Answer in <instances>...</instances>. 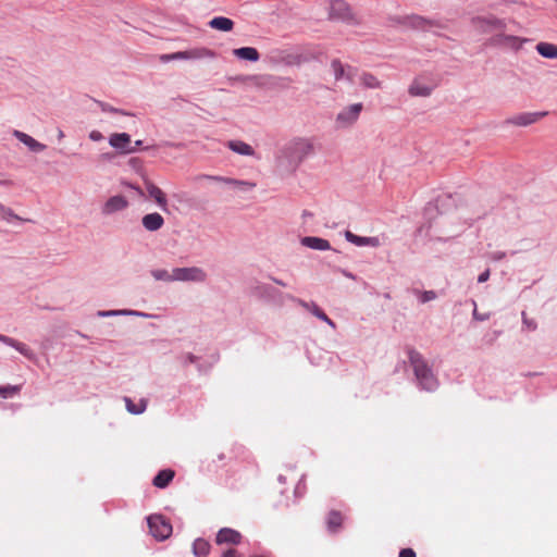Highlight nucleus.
Here are the masks:
<instances>
[{
	"mask_svg": "<svg viewBox=\"0 0 557 557\" xmlns=\"http://www.w3.org/2000/svg\"><path fill=\"white\" fill-rule=\"evenodd\" d=\"M13 136L23 143L33 152H41L46 149V145L39 143L26 133L14 131Z\"/></svg>",
	"mask_w": 557,
	"mask_h": 557,
	"instance_id": "a211bd4d",
	"label": "nucleus"
},
{
	"mask_svg": "<svg viewBox=\"0 0 557 557\" xmlns=\"http://www.w3.org/2000/svg\"><path fill=\"white\" fill-rule=\"evenodd\" d=\"M331 70L336 81L347 79L352 82L355 71L349 66L346 69L339 60H333L331 62Z\"/></svg>",
	"mask_w": 557,
	"mask_h": 557,
	"instance_id": "412c9836",
	"label": "nucleus"
},
{
	"mask_svg": "<svg viewBox=\"0 0 557 557\" xmlns=\"http://www.w3.org/2000/svg\"><path fill=\"white\" fill-rule=\"evenodd\" d=\"M184 364L194 363L197 361V357L190 352L185 354L183 357Z\"/></svg>",
	"mask_w": 557,
	"mask_h": 557,
	"instance_id": "de8ad7c7",
	"label": "nucleus"
},
{
	"mask_svg": "<svg viewBox=\"0 0 557 557\" xmlns=\"http://www.w3.org/2000/svg\"><path fill=\"white\" fill-rule=\"evenodd\" d=\"M359 82L364 88L377 89L381 88V82L371 73H361Z\"/></svg>",
	"mask_w": 557,
	"mask_h": 557,
	"instance_id": "7c9ffc66",
	"label": "nucleus"
},
{
	"mask_svg": "<svg viewBox=\"0 0 557 557\" xmlns=\"http://www.w3.org/2000/svg\"><path fill=\"white\" fill-rule=\"evenodd\" d=\"M253 294L270 301H274L276 297L281 296L277 289L269 284L263 283H257V285L253 287Z\"/></svg>",
	"mask_w": 557,
	"mask_h": 557,
	"instance_id": "b1692460",
	"label": "nucleus"
},
{
	"mask_svg": "<svg viewBox=\"0 0 557 557\" xmlns=\"http://www.w3.org/2000/svg\"><path fill=\"white\" fill-rule=\"evenodd\" d=\"M174 472L172 470H161L153 479V485L164 488L172 481Z\"/></svg>",
	"mask_w": 557,
	"mask_h": 557,
	"instance_id": "c85d7f7f",
	"label": "nucleus"
},
{
	"mask_svg": "<svg viewBox=\"0 0 557 557\" xmlns=\"http://www.w3.org/2000/svg\"><path fill=\"white\" fill-rule=\"evenodd\" d=\"M522 324L529 331H535L536 327H537V324H536L535 320L529 319L527 317L525 312H522Z\"/></svg>",
	"mask_w": 557,
	"mask_h": 557,
	"instance_id": "58836bf2",
	"label": "nucleus"
},
{
	"mask_svg": "<svg viewBox=\"0 0 557 557\" xmlns=\"http://www.w3.org/2000/svg\"><path fill=\"white\" fill-rule=\"evenodd\" d=\"M21 391V385H5L0 386V396L3 398L12 397L18 394Z\"/></svg>",
	"mask_w": 557,
	"mask_h": 557,
	"instance_id": "4c0bfd02",
	"label": "nucleus"
},
{
	"mask_svg": "<svg viewBox=\"0 0 557 557\" xmlns=\"http://www.w3.org/2000/svg\"><path fill=\"white\" fill-rule=\"evenodd\" d=\"M97 315L100 318H111V317H139V318H144V319L157 318L156 314L147 313L144 311L132 310V309L100 310L97 312Z\"/></svg>",
	"mask_w": 557,
	"mask_h": 557,
	"instance_id": "2eb2a0df",
	"label": "nucleus"
},
{
	"mask_svg": "<svg viewBox=\"0 0 557 557\" xmlns=\"http://www.w3.org/2000/svg\"><path fill=\"white\" fill-rule=\"evenodd\" d=\"M103 138L102 133L99 131L94 129L89 133V139L92 141H101Z\"/></svg>",
	"mask_w": 557,
	"mask_h": 557,
	"instance_id": "49530a36",
	"label": "nucleus"
},
{
	"mask_svg": "<svg viewBox=\"0 0 557 557\" xmlns=\"http://www.w3.org/2000/svg\"><path fill=\"white\" fill-rule=\"evenodd\" d=\"M311 214L307 211L304 212V216H310Z\"/></svg>",
	"mask_w": 557,
	"mask_h": 557,
	"instance_id": "052dcab7",
	"label": "nucleus"
},
{
	"mask_svg": "<svg viewBox=\"0 0 557 557\" xmlns=\"http://www.w3.org/2000/svg\"><path fill=\"white\" fill-rule=\"evenodd\" d=\"M150 274L156 281H161V282H166V283L175 282L174 277H173L174 269L171 272H169L165 269H153V270H151Z\"/></svg>",
	"mask_w": 557,
	"mask_h": 557,
	"instance_id": "2f4dec72",
	"label": "nucleus"
},
{
	"mask_svg": "<svg viewBox=\"0 0 557 557\" xmlns=\"http://www.w3.org/2000/svg\"><path fill=\"white\" fill-rule=\"evenodd\" d=\"M233 54L240 60L250 62H257L260 59L258 50L253 47H242L234 49Z\"/></svg>",
	"mask_w": 557,
	"mask_h": 557,
	"instance_id": "a878e982",
	"label": "nucleus"
},
{
	"mask_svg": "<svg viewBox=\"0 0 557 557\" xmlns=\"http://www.w3.org/2000/svg\"><path fill=\"white\" fill-rule=\"evenodd\" d=\"M344 236L348 243H350L357 247H364V246L379 247L381 245V240L376 236H369V237L368 236H359V235L354 234L350 231H346L344 233Z\"/></svg>",
	"mask_w": 557,
	"mask_h": 557,
	"instance_id": "dca6fc26",
	"label": "nucleus"
},
{
	"mask_svg": "<svg viewBox=\"0 0 557 557\" xmlns=\"http://www.w3.org/2000/svg\"><path fill=\"white\" fill-rule=\"evenodd\" d=\"M398 557H416V553L411 548H404L399 552Z\"/></svg>",
	"mask_w": 557,
	"mask_h": 557,
	"instance_id": "09e8293b",
	"label": "nucleus"
},
{
	"mask_svg": "<svg viewBox=\"0 0 557 557\" xmlns=\"http://www.w3.org/2000/svg\"><path fill=\"white\" fill-rule=\"evenodd\" d=\"M175 282L205 283L208 278L207 272L199 267L174 268Z\"/></svg>",
	"mask_w": 557,
	"mask_h": 557,
	"instance_id": "423d86ee",
	"label": "nucleus"
},
{
	"mask_svg": "<svg viewBox=\"0 0 557 557\" xmlns=\"http://www.w3.org/2000/svg\"><path fill=\"white\" fill-rule=\"evenodd\" d=\"M63 137H64V133L61 129H59L58 138L61 140Z\"/></svg>",
	"mask_w": 557,
	"mask_h": 557,
	"instance_id": "4d7b16f0",
	"label": "nucleus"
},
{
	"mask_svg": "<svg viewBox=\"0 0 557 557\" xmlns=\"http://www.w3.org/2000/svg\"><path fill=\"white\" fill-rule=\"evenodd\" d=\"M271 280H272L275 284H277V285H281V286H284V287L286 286V284H285L283 281L278 280V278L271 277Z\"/></svg>",
	"mask_w": 557,
	"mask_h": 557,
	"instance_id": "5fc2aeb1",
	"label": "nucleus"
},
{
	"mask_svg": "<svg viewBox=\"0 0 557 557\" xmlns=\"http://www.w3.org/2000/svg\"><path fill=\"white\" fill-rule=\"evenodd\" d=\"M0 342L3 343L4 345H8V346L14 348L16 339H14L10 336L0 334Z\"/></svg>",
	"mask_w": 557,
	"mask_h": 557,
	"instance_id": "c03bdc74",
	"label": "nucleus"
},
{
	"mask_svg": "<svg viewBox=\"0 0 557 557\" xmlns=\"http://www.w3.org/2000/svg\"><path fill=\"white\" fill-rule=\"evenodd\" d=\"M147 522L151 535L159 541L166 540L172 534V525L162 515H151Z\"/></svg>",
	"mask_w": 557,
	"mask_h": 557,
	"instance_id": "0eeeda50",
	"label": "nucleus"
},
{
	"mask_svg": "<svg viewBox=\"0 0 557 557\" xmlns=\"http://www.w3.org/2000/svg\"><path fill=\"white\" fill-rule=\"evenodd\" d=\"M144 186L146 190V195L148 198L153 199L157 206L163 211H169V202L163 190L158 187L153 182L150 180L144 181Z\"/></svg>",
	"mask_w": 557,
	"mask_h": 557,
	"instance_id": "1a4fd4ad",
	"label": "nucleus"
},
{
	"mask_svg": "<svg viewBox=\"0 0 557 557\" xmlns=\"http://www.w3.org/2000/svg\"><path fill=\"white\" fill-rule=\"evenodd\" d=\"M209 26L213 29L231 32L234 27V22L228 17L216 16L209 22Z\"/></svg>",
	"mask_w": 557,
	"mask_h": 557,
	"instance_id": "cd10ccee",
	"label": "nucleus"
},
{
	"mask_svg": "<svg viewBox=\"0 0 557 557\" xmlns=\"http://www.w3.org/2000/svg\"><path fill=\"white\" fill-rule=\"evenodd\" d=\"M166 145H168V146H171V147L176 146V145H175V144H173V143H168Z\"/></svg>",
	"mask_w": 557,
	"mask_h": 557,
	"instance_id": "680f3d73",
	"label": "nucleus"
},
{
	"mask_svg": "<svg viewBox=\"0 0 557 557\" xmlns=\"http://www.w3.org/2000/svg\"><path fill=\"white\" fill-rule=\"evenodd\" d=\"M2 219L7 220V221H11V220H17V221H23L22 218H20L17 214H15L12 209L8 208L7 210H4V212L2 213Z\"/></svg>",
	"mask_w": 557,
	"mask_h": 557,
	"instance_id": "ea45409f",
	"label": "nucleus"
},
{
	"mask_svg": "<svg viewBox=\"0 0 557 557\" xmlns=\"http://www.w3.org/2000/svg\"><path fill=\"white\" fill-rule=\"evenodd\" d=\"M343 518L342 515L338 511H331L327 517V529L330 532L334 533L336 532L341 524H342Z\"/></svg>",
	"mask_w": 557,
	"mask_h": 557,
	"instance_id": "72a5a7b5",
	"label": "nucleus"
},
{
	"mask_svg": "<svg viewBox=\"0 0 557 557\" xmlns=\"http://www.w3.org/2000/svg\"><path fill=\"white\" fill-rule=\"evenodd\" d=\"M109 145L123 154L136 152V148L131 145V135L127 133H113L109 137Z\"/></svg>",
	"mask_w": 557,
	"mask_h": 557,
	"instance_id": "9d476101",
	"label": "nucleus"
},
{
	"mask_svg": "<svg viewBox=\"0 0 557 557\" xmlns=\"http://www.w3.org/2000/svg\"><path fill=\"white\" fill-rule=\"evenodd\" d=\"M487 257H488V259H490L491 261L496 262V261H500V260H503V259L506 257V252L500 251V250H497V251L490 252V253L487 255Z\"/></svg>",
	"mask_w": 557,
	"mask_h": 557,
	"instance_id": "79ce46f5",
	"label": "nucleus"
},
{
	"mask_svg": "<svg viewBox=\"0 0 557 557\" xmlns=\"http://www.w3.org/2000/svg\"><path fill=\"white\" fill-rule=\"evenodd\" d=\"M472 304L474 306V309H473V319L478 320V321H485V320H488L490 319V313H479L478 310H476V302L474 300H472Z\"/></svg>",
	"mask_w": 557,
	"mask_h": 557,
	"instance_id": "a19ab883",
	"label": "nucleus"
},
{
	"mask_svg": "<svg viewBox=\"0 0 557 557\" xmlns=\"http://www.w3.org/2000/svg\"><path fill=\"white\" fill-rule=\"evenodd\" d=\"M207 178L214 181V182L224 183V184H225V180H227V177H224V176H213V175H208Z\"/></svg>",
	"mask_w": 557,
	"mask_h": 557,
	"instance_id": "603ef678",
	"label": "nucleus"
},
{
	"mask_svg": "<svg viewBox=\"0 0 557 557\" xmlns=\"http://www.w3.org/2000/svg\"><path fill=\"white\" fill-rule=\"evenodd\" d=\"M14 349L17 350L21 355H23L28 360H34L36 358L35 352L24 343L16 341L14 345Z\"/></svg>",
	"mask_w": 557,
	"mask_h": 557,
	"instance_id": "e433bc0d",
	"label": "nucleus"
},
{
	"mask_svg": "<svg viewBox=\"0 0 557 557\" xmlns=\"http://www.w3.org/2000/svg\"><path fill=\"white\" fill-rule=\"evenodd\" d=\"M102 111H106V112H113V113H117V112H120V113L125 114V115H127V114H128V113L122 112L121 110L114 109V108L109 107V106H103V107H102Z\"/></svg>",
	"mask_w": 557,
	"mask_h": 557,
	"instance_id": "3c124183",
	"label": "nucleus"
},
{
	"mask_svg": "<svg viewBox=\"0 0 557 557\" xmlns=\"http://www.w3.org/2000/svg\"><path fill=\"white\" fill-rule=\"evenodd\" d=\"M126 409L132 414H140L145 412L147 408V400L140 399L138 403H134L131 398L125 397Z\"/></svg>",
	"mask_w": 557,
	"mask_h": 557,
	"instance_id": "c756f323",
	"label": "nucleus"
},
{
	"mask_svg": "<svg viewBox=\"0 0 557 557\" xmlns=\"http://www.w3.org/2000/svg\"><path fill=\"white\" fill-rule=\"evenodd\" d=\"M226 146L235 153L246 157H255V149L247 143L242 140H230Z\"/></svg>",
	"mask_w": 557,
	"mask_h": 557,
	"instance_id": "393cba45",
	"label": "nucleus"
},
{
	"mask_svg": "<svg viewBox=\"0 0 557 557\" xmlns=\"http://www.w3.org/2000/svg\"><path fill=\"white\" fill-rule=\"evenodd\" d=\"M7 209H8V207H5V206H3V205L1 203V206H0V212H1V213H3V212H4V210H7Z\"/></svg>",
	"mask_w": 557,
	"mask_h": 557,
	"instance_id": "bf43d9fd",
	"label": "nucleus"
},
{
	"mask_svg": "<svg viewBox=\"0 0 557 557\" xmlns=\"http://www.w3.org/2000/svg\"><path fill=\"white\" fill-rule=\"evenodd\" d=\"M435 85L431 83L428 78L419 76L416 77L411 85L409 86L408 92L412 97H429Z\"/></svg>",
	"mask_w": 557,
	"mask_h": 557,
	"instance_id": "9b49d317",
	"label": "nucleus"
},
{
	"mask_svg": "<svg viewBox=\"0 0 557 557\" xmlns=\"http://www.w3.org/2000/svg\"><path fill=\"white\" fill-rule=\"evenodd\" d=\"M409 362L413 369L418 386L423 391L434 392L438 387V381L422 355L417 350H410Z\"/></svg>",
	"mask_w": 557,
	"mask_h": 557,
	"instance_id": "f03ea898",
	"label": "nucleus"
},
{
	"mask_svg": "<svg viewBox=\"0 0 557 557\" xmlns=\"http://www.w3.org/2000/svg\"><path fill=\"white\" fill-rule=\"evenodd\" d=\"M490 275H491L490 269H486L484 272H482L478 276V282L479 283H485L490 278Z\"/></svg>",
	"mask_w": 557,
	"mask_h": 557,
	"instance_id": "8fccbe9b",
	"label": "nucleus"
},
{
	"mask_svg": "<svg viewBox=\"0 0 557 557\" xmlns=\"http://www.w3.org/2000/svg\"><path fill=\"white\" fill-rule=\"evenodd\" d=\"M342 274H343L345 277H347V278L356 280V276H355L351 272H349V271H347V270H342Z\"/></svg>",
	"mask_w": 557,
	"mask_h": 557,
	"instance_id": "864d4df0",
	"label": "nucleus"
},
{
	"mask_svg": "<svg viewBox=\"0 0 557 557\" xmlns=\"http://www.w3.org/2000/svg\"><path fill=\"white\" fill-rule=\"evenodd\" d=\"M215 58V53L206 48H193L185 51H177L173 53L162 54L160 60L164 63L177 60H200V59H213Z\"/></svg>",
	"mask_w": 557,
	"mask_h": 557,
	"instance_id": "20e7f679",
	"label": "nucleus"
},
{
	"mask_svg": "<svg viewBox=\"0 0 557 557\" xmlns=\"http://www.w3.org/2000/svg\"><path fill=\"white\" fill-rule=\"evenodd\" d=\"M141 224L145 230L156 232L164 225V219L160 213L152 212L143 216Z\"/></svg>",
	"mask_w": 557,
	"mask_h": 557,
	"instance_id": "6ab92c4d",
	"label": "nucleus"
},
{
	"mask_svg": "<svg viewBox=\"0 0 557 557\" xmlns=\"http://www.w3.org/2000/svg\"><path fill=\"white\" fill-rule=\"evenodd\" d=\"M537 53L546 59H557V45L550 42H539L535 47Z\"/></svg>",
	"mask_w": 557,
	"mask_h": 557,
	"instance_id": "bb28decb",
	"label": "nucleus"
},
{
	"mask_svg": "<svg viewBox=\"0 0 557 557\" xmlns=\"http://www.w3.org/2000/svg\"><path fill=\"white\" fill-rule=\"evenodd\" d=\"M141 145H143V140H136L135 145L133 147H135L137 150L139 147H141Z\"/></svg>",
	"mask_w": 557,
	"mask_h": 557,
	"instance_id": "6e6d98bb",
	"label": "nucleus"
},
{
	"mask_svg": "<svg viewBox=\"0 0 557 557\" xmlns=\"http://www.w3.org/2000/svg\"><path fill=\"white\" fill-rule=\"evenodd\" d=\"M242 540V534L230 528H223L221 529L216 534V543L218 544H238Z\"/></svg>",
	"mask_w": 557,
	"mask_h": 557,
	"instance_id": "4be33fe9",
	"label": "nucleus"
},
{
	"mask_svg": "<svg viewBox=\"0 0 557 557\" xmlns=\"http://www.w3.org/2000/svg\"><path fill=\"white\" fill-rule=\"evenodd\" d=\"M363 106L360 102L345 107L336 115V126L338 128L351 127L358 121Z\"/></svg>",
	"mask_w": 557,
	"mask_h": 557,
	"instance_id": "6e6552de",
	"label": "nucleus"
},
{
	"mask_svg": "<svg viewBox=\"0 0 557 557\" xmlns=\"http://www.w3.org/2000/svg\"><path fill=\"white\" fill-rule=\"evenodd\" d=\"M300 244L307 248L313 250L325 251L331 249V244L329 240L315 237V236H306L300 239Z\"/></svg>",
	"mask_w": 557,
	"mask_h": 557,
	"instance_id": "aec40b11",
	"label": "nucleus"
},
{
	"mask_svg": "<svg viewBox=\"0 0 557 557\" xmlns=\"http://www.w3.org/2000/svg\"><path fill=\"white\" fill-rule=\"evenodd\" d=\"M289 298L294 301H296L298 305H300L302 308L311 312L314 317H317L319 320L325 322L329 326H331L333 330L336 329V324L333 320H331L324 311L313 301L307 302L302 299L295 298L293 296H289Z\"/></svg>",
	"mask_w": 557,
	"mask_h": 557,
	"instance_id": "4468645a",
	"label": "nucleus"
},
{
	"mask_svg": "<svg viewBox=\"0 0 557 557\" xmlns=\"http://www.w3.org/2000/svg\"><path fill=\"white\" fill-rule=\"evenodd\" d=\"M294 493H295L296 497H301L306 493V485L304 483V478H301L300 481L298 482V484L296 485Z\"/></svg>",
	"mask_w": 557,
	"mask_h": 557,
	"instance_id": "37998d69",
	"label": "nucleus"
},
{
	"mask_svg": "<svg viewBox=\"0 0 557 557\" xmlns=\"http://www.w3.org/2000/svg\"><path fill=\"white\" fill-rule=\"evenodd\" d=\"M546 112H523L506 120V124L528 126L544 117Z\"/></svg>",
	"mask_w": 557,
	"mask_h": 557,
	"instance_id": "ddd939ff",
	"label": "nucleus"
},
{
	"mask_svg": "<svg viewBox=\"0 0 557 557\" xmlns=\"http://www.w3.org/2000/svg\"><path fill=\"white\" fill-rule=\"evenodd\" d=\"M405 27H411L416 29H426L431 26V22L420 15H408L397 21Z\"/></svg>",
	"mask_w": 557,
	"mask_h": 557,
	"instance_id": "5701e85b",
	"label": "nucleus"
},
{
	"mask_svg": "<svg viewBox=\"0 0 557 557\" xmlns=\"http://www.w3.org/2000/svg\"><path fill=\"white\" fill-rule=\"evenodd\" d=\"M529 39L521 38L513 35H507L505 32L497 33L493 35L488 39V45L493 47H498L503 49H508L511 51H519L524 42H528Z\"/></svg>",
	"mask_w": 557,
	"mask_h": 557,
	"instance_id": "39448f33",
	"label": "nucleus"
},
{
	"mask_svg": "<svg viewBox=\"0 0 557 557\" xmlns=\"http://www.w3.org/2000/svg\"><path fill=\"white\" fill-rule=\"evenodd\" d=\"M0 342L3 343L4 345H8V346L14 348L16 339H14L10 336L0 334Z\"/></svg>",
	"mask_w": 557,
	"mask_h": 557,
	"instance_id": "a18cd8bd",
	"label": "nucleus"
},
{
	"mask_svg": "<svg viewBox=\"0 0 557 557\" xmlns=\"http://www.w3.org/2000/svg\"><path fill=\"white\" fill-rule=\"evenodd\" d=\"M412 294L417 297L420 304H426L437 298V293L435 290H420L418 288H413Z\"/></svg>",
	"mask_w": 557,
	"mask_h": 557,
	"instance_id": "473e14b6",
	"label": "nucleus"
},
{
	"mask_svg": "<svg viewBox=\"0 0 557 557\" xmlns=\"http://www.w3.org/2000/svg\"><path fill=\"white\" fill-rule=\"evenodd\" d=\"M278 481L284 484L286 482V479H285V476L280 475Z\"/></svg>",
	"mask_w": 557,
	"mask_h": 557,
	"instance_id": "13d9d810",
	"label": "nucleus"
},
{
	"mask_svg": "<svg viewBox=\"0 0 557 557\" xmlns=\"http://www.w3.org/2000/svg\"><path fill=\"white\" fill-rule=\"evenodd\" d=\"M225 184L233 187H237L242 190H252L256 187V183L249 181L235 180L231 177H227V180H225Z\"/></svg>",
	"mask_w": 557,
	"mask_h": 557,
	"instance_id": "c9c22d12",
	"label": "nucleus"
},
{
	"mask_svg": "<svg viewBox=\"0 0 557 557\" xmlns=\"http://www.w3.org/2000/svg\"><path fill=\"white\" fill-rule=\"evenodd\" d=\"M471 24L475 30L482 34H497L505 32L507 28L506 21L495 15L475 16L471 20Z\"/></svg>",
	"mask_w": 557,
	"mask_h": 557,
	"instance_id": "7ed1b4c3",
	"label": "nucleus"
},
{
	"mask_svg": "<svg viewBox=\"0 0 557 557\" xmlns=\"http://www.w3.org/2000/svg\"><path fill=\"white\" fill-rule=\"evenodd\" d=\"M137 193H138L139 195L144 196V193H143V190H140V189H137Z\"/></svg>",
	"mask_w": 557,
	"mask_h": 557,
	"instance_id": "e2e57ef3",
	"label": "nucleus"
},
{
	"mask_svg": "<svg viewBox=\"0 0 557 557\" xmlns=\"http://www.w3.org/2000/svg\"><path fill=\"white\" fill-rule=\"evenodd\" d=\"M209 543L203 539H197L193 544V550L197 557L206 556L209 553Z\"/></svg>",
	"mask_w": 557,
	"mask_h": 557,
	"instance_id": "f704fd0d",
	"label": "nucleus"
},
{
	"mask_svg": "<svg viewBox=\"0 0 557 557\" xmlns=\"http://www.w3.org/2000/svg\"><path fill=\"white\" fill-rule=\"evenodd\" d=\"M350 8L343 0L330 1V17L333 20L346 21L350 17Z\"/></svg>",
	"mask_w": 557,
	"mask_h": 557,
	"instance_id": "f3484780",
	"label": "nucleus"
},
{
	"mask_svg": "<svg viewBox=\"0 0 557 557\" xmlns=\"http://www.w3.org/2000/svg\"><path fill=\"white\" fill-rule=\"evenodd\" d=\"M314 153L311 138L296 137L289 140L276 156V166L281 171L293 173L310 156Z\"/></svg>",
	"mask_w": 557,
	"mask_h": 557,
	"instance_id": "f257e3e1",
	"label": "nucleus"
},
{
	"mask_svg": "<svg viewBox=\"0 0 557 557\" xmlns=\"http://www.w3.org/2000/svg\"><path fill=\"white\" fill-rule=\"evenodd\" d=\"M128 200L123 195H114L103 203L101 207V212L104 215H111L116 212H121L128 207Z\"/></svg>",
	"mask_w": 557,
	"mask_h": 557,
	"instance_id": "f8f14e48",
	"label": "nucleus"
}]
</instances>
